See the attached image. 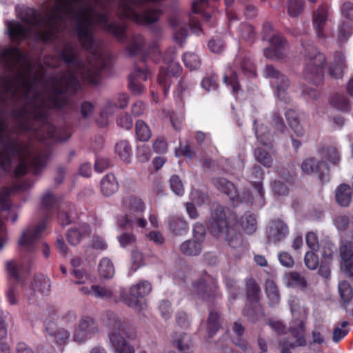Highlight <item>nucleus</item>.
I'll use <instances>...</instances> for the list:
<instances>
[{"mask_svg":"<svg viewBox=\"0 0 353 353\" xmlns=\"http://www.w3.org/2000/svg\"><path fill=\"white\" fill-rule=\"evenodd\" d=\"M111 66L110 61L104 58L103 56H99L97 59V65L92 64L83 69L82 72V78L93 85H98L101 81V72Z\"/></svg>","mask_w":353,"mask_h":353,"instance_id":"19","label":"nucleus"},{"mask_svg":"<svg viewBox=\"0 0 353 353\" xmlns=\"http://www.w3.org/2000/svg\"><path fill=\"white\" fill-rule=\"evenodd\" d=\"M152 290L151 283L145 280H142L132 285L128 292L122 290L120 299L122 302L137 310L143 309L141 299L150 294Z\"/></svg>","mask_w":353,"mask_h":353,"instance_id":"14","label":"nucleus"},{"mask_svg":"<svg viewBox=\"0 0 353 353\" xmlns=\"http://www.w3.org/2000/svg\"><path fill=\"white\" fill-rule=\"evenodd\" d=\"M115 153L122 161L129 163L130 162L132 150L129 142L126 140H121L115 145Z\"/></svg>","mask_w":353,"mask_h":353,"instance_id":"45","label":"nucleus"},{"mask_svg":"<svg viewBox=\"0 0 353 353\" xmlns=\"http://www.w3.org/2000/svg\"><path fill=\"white\" fill-rule=\"evenodd\" d=\"M341 268L346 276L353 281V237L343 242L340 247Z\"/></svg>","mask_w":353,"mask_h":353,"instance_id":"24","label":"nucleus"},{"mask_svg":"<svg viewBox=\"0 0 353 353\" xmlns=\"http://www.w3.org/2000/svg\"><path fill=\"white\" fill-rule=\"evenodd\" d=\"M241 38L250 43H253L256 38L254 26L248 23H242L239 28Z\"/></svg>","mask_w":353,"mask_h":353,"instance_id":"56","label":"nucleus"},{"mask_svg":"<svg viewBox=\"0 0 353 353\" xmlns=\"http://www.w3.org/2000/svg\"><path fill=\"white\" fill-rule=\"evenodd\" d=\"M90 11L89 9L81 8L75 16V32L82 48L85 50H91L94 45V37L91 28L93 21L91 17L88 16Z\"/></svg>","mask_w":353,"mask_h":353,"instance_id":"13","label":"nucleus"},{"mask_svg":"<svg viewBox=\"0 0 353 353\" xmlns=\"http://www.w3.org/2000/svg\"><path fill=\"white\" fill-rule=\"evenodd\" d=\"M117 108V103L108 101L105 106L100 112L99 118L97 119V123L101 127H104L108 125V116L113 114L115 109Z\"/></svg>","mask_w":353,"mask_h":353,"instance_id":"50","label":"nucleus"},{"mask_svg":"<svg viewBox=\"0 0 353 353\" xmlns=\"http://www.w3.org/2000/svg\"><path fill=\"white\" fill-rule=\"evenodd\" d=\"M289 234L287 224L281 219L274 220L270 223L268 232L269 241L274 243L283 241Z\"/></svg>","mask_w":353,"mask_h":353,"instance_id":"29","label":"nucleus"},{"mask_svg":"<svg viewBox=\"0 0 353 353\" xmlns=\"http://www.w3.org/2000/svg\"><path fill=\"white\" fill-rule=\"evenodd\" d=\"M34 290H37L43 294H48L50 292V280L44 274H36L32 283Z\"/></svg>","mask_w":353,"mask_h":353,"instance_id":"43","label":"nucleus"},{"mask_svg":"<svg viewBox=\"0 0 353 353\" xmlns=\"http://www.w3.org/2000/svg\"><path fill=\"white\" fill-rule=\"evenodd\" d=\"M32 118L40 123L37 128L41 132V139H52L63 142L72 137L71 128L67 125L57 128L50 121V115L47 110L34 109L32 112Z\"/></svg>","mask_w":353,"mask_h":353,"instance_id":"8","label":"nucleus"},{"mask_svg":"<svg viewBox=\"0 0 353 353\" xmlns=\"http://www.w3.org/2000/svg\"><path fill=\"white\" fill-rule=\"evenodd\" d=\"M286 120L292 131L296 137H301L305 134V130L300 123L298 113L292 109H290L285 113Z\"/></svg>","mask_w":353,"mask_h":353,"instance_id":"39","label":"nucleus"},{"mask_svg":"<svg viewBox=\"0 0 353 353\" xmlns=\"http://www.w3.org/2000/svg\"><path fill=\"white\" fill-rule=\"evenodd\" d=\"M15 80L21 83V85L23 88L26 96H28L34 91L35 92L34 99H35L37 97L38 92L36 89V78H34L33 80L28 79H26V74L24 73L19 72L17 74Z\"/></svg>","mask_w":353,"mask_h":353,"instance_id":"46","label":"nucleus"},{"mask_svg":"<svg viewBox=\"0 0 353 353\" xmlns=\"http://www.w3.org/2000/svg\"><path fill=\"white\" fill-rule=\"evenodd\" d=\"M271 48L264 49V56L272 60H281L285 59L284 50L288 47V42L281 34H274L270 38Z\"/></svg>","mask_w":353,"mask_h":353,"instance_id":"20","label":"nucleus"},{"mask_svg":"<svg viewBox=\"0 0 353 353\" xmlns=\"http://www.w3.org/2000/svg\"><path fill=\"white\" fill-rule=\"evenodd\" d=\"M159 0H123L119 4L120 17L132 20L139 25L150 24L158 21L163 11L159 8L146 9L142 14H139L135 8L145 6L148 2L157 3Z\"/></svg>","mask_w":353,"mask_h":353,"instance_id":"7","label":"nucleus"},{"mask_svg":"<svg viewBox=\"0 0 353 353\" xmlns=\"http://www.w3.org/2000/svg\"><path fill=\"white\" fill-rule=\"evenodd\" d=\"M264 173L259 165H254L251 168V174H250V179L251 183L256 191V199L259 200L260 204H263L264 203V190L263 187V180Z\"/></svg>","mask_w":353,"mask_h":353,"instance_id":"30","label":"nucleus"},{"mask_svg":"<svg viewBox=\"0 0 353 353\" xmlns=\"http://www.w3.org/2000/svg\"><path fill=\"white\" fill-rule=\"evenodd\" d=\"M182 60L185 65L190 70H195L199 68L201 61L199 56L192 52H186L183 54Z\"/></svg>","mask_w":353,"mask_h":353,"instance_id":"57","label":"nucleus"},{"mask_svg":"<svg viewBox=\"0 0 353 353\" xmlns=\"http://www.w3.org/2000/svg\"><path fill=\"white\" fill-rule=\"evenodd\" d=\"M330 103L331 105L344 112H350V103L346 96L342 94L336 93L334 94L330 99Z\"/></svg>","mask_w":353,"mask_h":353,"instance_id":"44","label":"nucleus"},{"mask_svg":"<svg viewBox=\"0 0 353 353\" xmlns=\"http://www.w3.org/2000/svg\"><path fill=\"white\" fill-rule=\"evenodd\" d=\"M21 151L20 154H10L12 159L17 157L19 162L14 170V176L15 177H21L26 174L31 167L34 170L35 175L39 174L45 168L47 163L48 156L46 153H40L34 156L30 160V163L28 159L30 157V149L28 144H24L21 147Z\"/></svg>","mask_w":353,"mask_h":353,"instance_id":"10","label":"nucleus"},{"mask_svg":"<svg viewBox=\"0 0 353 353\" xmlns=\"http://www.w3.org/2000/svg\"><path fill=\"white\" fill-rule=\"evenodd\" d=\"M6 269L8 272L9 279H13L15 282L14 283L10 285L6 292V296L10 305H16L18 303L17 286L21 281L20 276L21 265L14 261H8L6 262Z\"/></svg>","mask_w":353,"mask_h":353,"instance_id":"18","label":"nucleus"},{"mask_svg":"<svg viewBox=\"0 0 353 353\" xmlns=\"http://www.w3.org/2000/svg\"><path fill=\"white\" fill-rule=\"evenodd\" d=\"M352 190L347 184H341L336 190V200L341 206H348L352 201Z\"/></svg>","mask_w":353,"mask_h":353,"instance_id":"38","label":"nucleus"},{"mask_svg":"<svg viewBox=\"0 0 353 353\" xmlns=\"http://www.w3.org/2000/svg\"><path fill=\"white\" fill-rule=\"evenodd\" d=\"M256 122H254V129L255 130V135L259 142L264 145H268L271 143L270 133L267 127L261 125H256Z\"/></svg>","mask_w":353,"mask_h":353,"instance_id":"53","label":"nucleus"},{"mask_svg":"<svg viewBox=\"0 0 353 353\" xmlns=\"http://www.w3.org/2000/svg\"><path fill=\"white\" fill-rule=\"evenodd\" d=\"M223 81L228 86L231 87L234 94L237 93L241 90L238 75L235 71L230 72L229 74H225Z\"/></svg>","mask_w":353,"mask_h":353,"instance_id":"60","label":"nucleus"},{"mask_svg":"<svg viewBox=\"0 0 353 353\" xmlns=\"http://www.w3.org/2000/svg\"><path fill=\"white\" fill-rule=\"evenodd\" d=\"M223 319L221 313L215 310H210L207 319L206 330L208 337L212 339L222 328Z\"/></svg>","mask_w":353,"mask_h":353,"instance_id":"32","label":"nucleus"},{"mask_svg":"<svg viewBox=\"0 0 353 353\" xmlns=\"http://www.w3.org/2000/svg\"><path fill=\"white\" fill-rule=\"evenodd\" d=\"M98 332L99 325L95 320L90 316H84L80 320L79 327L74 330V341L83 343Z\"/></svg>","mask_w":353,"mask_h":353,"instance_id":"23","label":"nucleus"},{"mask_svg":"<svg viewBox=\"0 0 353 353\" xmlns=\"http://www.w3.org/2000/svg\"><path fill=\"white\" fill-rule=\"evenodd\" d=\"M62 7H57L48 17H43L41 12L34 8H26L19 14L20 19L32 26H42L43 31H39L37 37L44 43L52 41L57 32L56 21L61 18Z\"/></svg>","mask_w":353,"mask_h":353,"instance_id":"4","label":"nucleus"},{"mask_svg":"<svg viewBox=\"0 0 353 353\" xmlns=\"http://www.w3.org/2000/svg\"><path fill=\"white\" fill-rule=\"evenodd\" d=\"M211 234L217 238L225 236V241L231 248V254L236 259H241L245 253L246 246L243 243L241 234L228 225L226 214L219 205L214 209L208 222Z\"/></svg>","mask_w":353,"mask_h":353,"instance_id":"3","label":"nucleus"},{"mask_svg":"<svg viewBox=\"0 0 353 353\" xmlns=\"http://www.w3.org/2000/svg\"><path fill=\"white\" fill-rule=\"evenodd\" d=\"M47 81L52 85V94L48 99L52 108L55 110H61L67 105V94H75L81 88L78 77L73 71H70L59 78L51 77Z\"/></svg>","mask_w":353,"mask_h":353,"instance_id":"5","label":"nucleus"},{"mask_svg":"<svg viewBox=\"0 0 353 353\" xmlns=\"http://www.w3.org/2000/svg\"><path fill=\"white\" fill-rule=\"evenodd\" d=\"M123 204L128 211L123 220H120L119 225L124 229L130 228L134 225L141 228H145L147 221L143 217L145 205L143 200L136 196H130L124 199Z\"/></svg>","mask_w":353,"mask_h":353,"instance_id":"12","label":"nucleus"},{"mask_svg":"<svg viewBox=\"0 0 353 353\" xmlns=\"http://www.w3.org/2000/svg\"><path fill=\"white\" fill-rule=\"evenodd\" d=\"M233 67L242 71L243 74L248 77H256V70L254 65L249 54L243 51L238 53L233 61Z\"/></svg>","mask_w":353,"mask_h":353,"instance_id":"25","label":"nucleus"},{"mask_svg":"<svg viewBox=\"0 0 353 353\" xmlns=\"http://www.w3.org/2000/svg\"><path fill=\"white\" fill-rule=\"evenodd\" d=\"M328 20V7L327 5H321L312 16V24L316 34L319 38H325V27Z\"/></svg>","mask_w":353,"mask_h":353,"instance_id":"26","label":"nucleus"},{"mask_svg":"<svg viewBox=\"0 0 353 353\" xmlns=\"http://www.w3.org/2000/svg\"><path fill=\"white\" fill-rule=\"evenodd\" d=\"M172 342L180 353H193L194 345L190 335L181 333L172 337Z\"/></svg>","mask_w":353,"mask_h":353,"instance_id":"36","label":"nucleus"},{"mask_svg":"<svg viewBox=\"0 0 353 353\" xmlns=\"http://www.w3.org/2000/svg\"><path fill=\"white\" fill-rule=\"evenodd\" d=\"M286 283L288 287L299 288L304 290L307 287L305 278L298 272L291 271L285 274Z\"/></svg>","mask_w":353,"mask_h":353,"instance_id":"41","label":"nucleus"},{"mask_svg":"<svg viewBox=\"0 0 353 353\" xmlns=\"http://www.w3.org/2000/svg\"><path fill=\"white\" fill-rule=\"evenodd\" d=\"M182 71L183 68L181 65L174 61L170 62L166 68H161L158 75V82L162 88L165 96L168 94L172 83V78L179 77Z\"/></svg>","mask_w":353,"mask_h":353,"instance_id":"21","label":"nucleus"},{"mask_svg":"<svg viewBox=\"0 0 353 353\" xmlns=\"http://www.w3.org/2000/svg\"><path fill=\"white\" fill-rule=\"evenodd\" d=\"M9 38L13 42L21 43L28 39L31 34V29L18 21H8L7 23Z\"/></svg>","mask_w":353,"mask_h":353,"instance_id":"28","label":"nucleus"},{"mask_svg":"<svg viewBox=\"0 0 353 353\" xmlns=\"http://www.w3.org/2000/svg\"><path fill=\"white\" fill-rule=\"evenodd\" d=\"M266 76L273 79L272 82L276 87L277 97L285 103L289 101V97L286 92L290 85V82L286 76L281 73L272 65H267L265 70Z\"/></svg>","mask_w":353,"mask_h":353,"instance_id":"17","label":"nucleus"},{"mask_svg":"<svg viewBox=\"0 0 353 353\" xmlns=\"http://www.w3.org/2000/svg\"><path fill=\"white\" fill-rule=\"evenodd\" d=\"M119 188V183L112 173L105 174L101 181V192L105 196L114 194Z\"/></svg>","mask_w":353,"mask_h":353,"instance_id":"35","label":"nucleus"},{"mask_svg":"<svg viewBox=\"0 0 353 353\" xmlns=\"http://www.w3.org/2000/svg\"><path fill=\"white\" fill-rule=\"evenodd\" d=\"M240 223L242 228L247 234H251L256 230V220L255 216L250 212H245L241 216Z\"/></svg>","mask_w":353,"mask_h":353,"instance_id":"48","label":"nucleus"},{"mask_svg":"<svg viewBox=\"0 0 353 353\" xmlns=\"http://www.w3.org/2000/svg\"><path fill=\"white\" fill-rule=\"evenodd\" d=\"M41 208L43 210V216L37 225L28 226L22 232L21 237L18 241L19 247L27 252H33L37 242L41 237L43 232L47 226L48 220L54 214V210L59 205L62 208L65 205L69 210L73 208L71 203H63L59 204V200L51 192L47 191L41 198Z\"/></svg>","mask_w":353,"mask_h":353,"instance_id":"2","label":"nucleus"},{"mask_svg":"<svg viewBox=\"0 0 353 353\" xmlns=\"http://www.w3.org/2000/svg\"><path fill=\"white\" fill-rule=\"evenodd\" d=\"M301 45L306 59L304 77L313 85H321L324 79L323 68L326 63V57L317 50L312 41H302Z\"/></svg>","mask_w":353,"mask_h":353,"instance_id":"6","label":"nucleus"},{"mask_svg":"<svg viewBox=\"0 0 353 353\" xmlns=\"http://www.w3.org/2000/svg\"><path fill=\"white\" fill-rule=\"evenodd\" d=\"M59 58L66 64L79 66L80 63L77 48L70 42L63 43V48L57 51Z\"/></svg>","mask_w":353,"mask_h":353,"instance_id":"31","label":"nucleus"},{"mask_svg":"<svg viewBox=\"0 0 353 353\" xmlns=\"http://www.w3.org/2000/svg\"><path fill=\"white\" fill-rule=\"evenodd\" d=\"M301 170L305 174H311L316 172L322 183L330 181V167L325 161L316 163L314 158L306 159L301 163Z\"/></svg>","mask_w":353,"mask_h":353,"instance_id":"22","label":"nucleus"},{"mask_svg":"<svg viewBox=\"0 0 353 353\" xmlns=\"http://www.w3.org/2000/svg\"><path fill=\"white\" fill-rule=\"evenodd\" d=\"M287 6L289 15L296 17L303 11L304 1L303 0H288Z\"/></svg>","mask_w":353,"mask_h":353,"instance_id":"62","label":"nucleus"},{"mask_svg":"<svg viewBox=\"0 0 353 353\" xmlns=\"http://www.w3.org/2000/svg\"><path fill=\"white\" fill-rule=\"evenodd\" d=\"M105 316V319H103V321L110 330L109 335L111 333H117L121 335L125 334L129 339H132L134 336V333L128 334L126 332V327L116 313L112 311H108Z\"/></svg>","mask_w":353,"mask_h":353,"instance_id":"27","label":"nucleus"},{"mask_svg":"<svg viewBox=\"0 0 353 353\" xmlns=\"http://www.w3.org/2000/svg\"><path fill=\"white\" fill-rule=\"evenodd\" d=\"M345 61L343 58L335 59L328 67V74L334 79H341L343 77Z\"/></svg>","mask_w":353,"mask_h":353,"instance_id":"49","label":"nucleus"},{"mask_svg":"<svg viewBox=\"0 0 353 353\" xmlns=\"http://www.w3.org/2000/svg\"><path fill=\"white\" fill-rule=\"evenodd\" d=\"M85 232L77 228H71L68 231L66 238L68 243L72 245L79 244L84 236Z\"/></svg>","mask_w":353,"mask_h":353,"instance_id":"64","label":"nucleus"},{"mask_svg":"<svg viewBox=\"0 0 353 353\" xmlns=\"http://www.w3.org/2000/svg\"><path fill=\"white\" fill-rule=\"evenodd\" d=\"M46 331L52 337V341L59 345L65 344L70 337V332L68 330L57 328L53 322L47 324Z\"/></svg>","mask_w":353,"mask_h":353,"instance_id":"37","label":"nucleus"},{"mask_svg":"<svg viewBox=\"0 0 353 353\" xmlns=\"http://www.w3.org/2000/svg\"><path fill=\"white\" fill-rule=\"evenodd\" d=\"M213 183L219 190L228 195L233 201H235V199L239 196V192L234 183L225 178H215L213 179Z\"/></svg>","mask_w":353,"mask_h":353,"instance_id":"34","label":"nucleus"},{"mask_svg":"<svg viewBox=\"0 0 353 353\" xmlns=\"http://www.w3.org/2000/svg\"><path fill=\"white\" fill-rule=\"evenodd\" d=\"M135 132L140 141H148L152 135L150 128L143 120L139 119L135 123Z\"/></svg>","mask_w":353,"mask_h":353,"instance_id":"51","label":"nucleus"},{"mask_svg":"<svg viewBox=\"0 0 353 353\" xmlns=\"http://www.w3.org/2000/svg\"><path fill=\"white\" fill-rule=\"evenodd\" d=\"M254 155L257 161L267 168H270L272 165L273 159L271 155L264 149L256 148L254 150Z\"/></svg>","mask_w":353,"mask_h":353,"instance_id":"61","label":"nucleus"},{"mask_svg":"<svg viewBox=\"0 0 353 353\" xmlns=\"http://www.w3.org/2000/svg\"><path fill=\"white\" fill-rule=\"evenodd\" d=\"M339 292L345 303H350L353 298V289L347 281H340L338 285Z\"/></svg>","mask_w":353,"mask_h":353,"instance_id":"54","label":"nucleus"},{"mask_svg":"<svg viewBox=\"0 0 353 353\" xmlns=\"http://www.w3.org/2000/svg\"><path fill=\"white\" fill-rule=\"evenodd\" d=\"M169 228L175 235H183L189 230L187 221L183 217L173 216L169 219Z\"/></svg>","mask_w":353,"mask_h":353,"instance_id":"40","label":"nucleus"},{"mask_svg":"<svg viewBox=\"0 0 353 353\" xmlns=\"http://www.w3.org/2000/svg\"><path fill=\"white\" fill-rule=\"evenodd\" d=\"M99 275L104 279H110L114 274L112 262L108 258H103L99 264Z\"/></svg>","mask_w":353,"mask_h":353,"instance_id":"52","label":"nucleus"},{"mask_svg":"<svg viewBox=\"0 0 353 353\" xmlns=\"http://www.w3.org/2000/svg\"><path fill=\"white\" fill-rule=\"evenodd\" d=\"M145 39L141 34H133L128 45L125 46V51L128 57H134L139 56L143 67L134 64V71L132 72L128 77V86L134 94H140L144 89L143 82L145 81L150 73L145 63L148 59H151L154 63H157L161 59V51L159 46L155 44H151L145 50Z\"/></svg>","mask_w":353,"mask_h":353,"instance_id":"1","label":"nucleus"},{"mask_svg":"<svg viewBox=\"0 0 353 353\" xmlns=\"http://www.w3.org/2000/svg\"><path fill=\"white\" fill-rule=\"evenodd\" d=\"M353 32V24L350 21H342L339 26L338 39L341 43L346 42Z\"/></svg>","mask_w":353,"mask_h":353,"instance_id":"55","label":"nucleus"},{"mask_svg":"<svg viewBox=\"0 0 353 353\" xmlns=\"http://www.w3.org/2000/svg\"><path fill=\"white\" fill-rule=\"evenodd\" d=\"M261 292V288L254 278L249 277L245 279L246 304L243 314L250 321L256 322L263 315L260 303Z\"/></svg>","mask_w":353,"mask_h":353,"instance_id":"11","label":"nucleus"},{"mask_svg":"<svg viewBox=\"0 0 353 353\" xmlns=\"http://www.w3.org/2000/svg\"><path fill=\"white\" fill-rule=\"evenodd\" d=\"M191 293L195 299L204 302L214 303L222 298L216 279L206 272L193 281Z\"/></svg>","mask_w":353,"mask_h":353,"instance_id":"9","label":"nucleus"},{"mask_svg":"<svg viewBox=\"0 0 353 353\" xmlns=\"http://www.w3.org/2000/svg\"><path fill=\"white\" fill-rule=\"evenodd\" d=\"M202 250V243L194 239L188 240L180 245L181 252L188 256H197Z\"/></svg>","mask_w":353,"mask_h":353,"instance_id":"42","label":"nucleus"},{"mask_svg":"<svg viewBox=\"0 0 353 353\" xmlns=\"http://www.w3.org/2000/svg\"><path fill=\"white\" fill-rule=\"evenodd\" d=\"M97 23L101 26L102 29L112 35L119 43H124L128 37L126 32L128 26L125 23H117L110 21V14L108 12L98 13L96 14Z\"/></svg>","mask_w":353,"mask_h":353,"instance_id":"15","label":"nucleus"},{"mask_svg":"<svg viewBox=\"0 0 353 353\" xmlns=\"http://www.w3.org/2000/svg\"><path fill=\"white\" fill-rule=\"evenodd\" d=\"M0 145L3 146V150L0 152V169L10 173L12 168V157L10 154H20L21 144L17 139H10L7 141L3 133H0Z\"/></svg>","mask_w":353,"mask_h":353,"instance_id":"16","label":"nucleus"},{"mask_svg":"<svg viewBox=\"0 0 353 353\" xmlns=\"http://www.w3.org/2000/svg\"><path fill=\"white\" fill-rule=\"evenodd\" d=\"M348 325L349 323L347 321H343L340 324L341 327L337 325L334 328L332 335L333 342L339 343L348 334L350 329L346 328Z\"/></svg>","mask_w":353,"mask_h":353,"instance_id":"59","label":"nucleus"},{"mask_svg":"<svg viewBox=\"0 0 353 353\" xmlns=\"http://www.w3.org/2000/svg\"><path fill=\"white\" fill-rule=\"evenodd\" d=\"M316 251H308L304 256L305 266L310 270H316L319 265V259Z\"/></svg>","mask_w":353,"mask_h":353,"instance_id":"63","label":"nucleus"},{"mask_svg":"<svg viewBox=\"0 0 353 353\" xmlns=\"http://www.w3.org/2000/svg\"><path fill=\"white\" fill-rule=\"evenodd\" d=\"M265 291L270 306H275L279 304L280 294L279 288L273 281H268L265 283Z\"/></svg>","mask_w":353,"mask_h":353,"instance_id":"47","label":"nucleus"},{"mask_svg":"<svg viewBox=\"0 0 353 353\" xmlns=\"http://www.w3.org/2000/svg\"><path fill=\"white\" fill-rule=\"evenodd\" d=\"M110 341L115 353H135L134 347L127 342L123 335L111 333Z\"/></svg>","mask_w":353,"mask_h":353,"instance_id":"33","label":"nucleus"},{"mask_svg":"<svg viewBox=\"0 0 353 353\" xmlns=\"http://www.w3.org/2000/svg\"><path fill=\"white\" fill-rule=\"evenodd\" d=\"M352 221L353 216L350 214H339L334 219V225L339 231H345Z\"/></svg>","mask_w":353,"mask_h":353,"instance_id":"58","label":"nucleus"}]
</instances>
